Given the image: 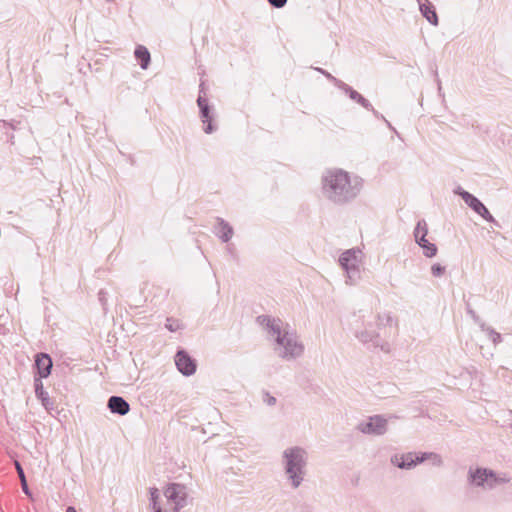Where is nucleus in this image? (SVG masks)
<instances>
[{
  "instance_id": "obj_1",
  "label": "nucleus",
  "mask_w": 512,
  "mask_h": 512,
  "mask_svg": "<svg viewBox=\"0 0 512 512\" xmlns=\"http://www.w3.org/2000/svg\"><path fill=\"white\" fill-rule=\"evenodd\" d=\"M259 324L265 326L268 333L274 338V350L278 357L290 361L302 356L304 345L299 340L296 331L289 328L279 318L270 316H258Z\"/></svg>"
},
{
  "instance_id": "obj_2",
  "label": "nucleus",
  "mask_w": 512,
  "mask_h": 512,
  "mask_svg": "<svg viewBox=\"0 0 512 512\" xmlns=\"http://www.w3.org/2000/svg\"><path fill=\"white\" fill-rule=\"evenodd\" d=\"M362 188L359 177H351L342 169L327 170L322 176L323 194L330 201L344 204L354 199Z\"/></svg>"
},
{
  "instance_id": "obj_3",
  "label": "nucleus",
  "mask_w": 512,
  "mask_h": 512,
  "mask_svg": "<svg viewBox=\"0 0 512 512\" xmlns=\"http://www.w3.org/2000/svg\"><path fill=\"white\" fill-rule=\"evenodd\" d=\"M397 323L389 313L377 315L375 327L369 325L364 330L356 332L355 337L368 348L379 349L384 353L391 351L388 341L392 328L396 329Z\"/></svg>"
},
{
  "instance_id": "obj_4",
  "label": "nucleus",
  "mask_w": 512,
  "mask_h": 512,
  "mask_svg": "<svg viewBox=\"0 0 512 512\" xmlns=\"http://www.w3.org/2000/svg\"><path fill=\"white\" fill-rule=\"evenodd\" d=\"M308 455L305 449L294 446L283 451L282 464L292 488L297 489L304 481Z\"/></svg>"
},
{
  "instance_id": "obj_5",
  "label": "nucleus",
  "mask_w": 512,
  "mask_h": 512,
  "mask_svg": "<svg viewBox=\"0 0 512 512\" xmlns=\"http://www.w3.org/2000/svg\"><path fill=\"white\" fill-rule=\"evenodd\" d=\"M339 264L346 273V283L353 285L361 278L362 251L352 248L339 257Z\"/></svg>"
},
{
  "instance_id": "obj_6",
  "label": "nucleus",
  "mask_w": 512,
  "mask_h": 512,
  "mask_svg": "<svg viewBox=\"0 0 512 512\" xmlns=\"http://www.w3.org/2000/svg\"><path fill=\"white\" fill-rule=\"evenodd\" d=\"M197 105L200 110V119L204 126V132L210 134L216 130V127L212 124L213 120V107L209 105V101L206 98L205 85L201 82L199 86V96L197 98Z\"/></svg>"
},
{
  "instance_id": "obj_7",
  "label": "nucleus",
  "mask_w": 512,
  "mask_h": 512,
  "mask_svg": "<svg viewBox=\"0 0 512 512\" xmlns=\"http://www.w3.org/2000/svg\"><path fill=\"white\" fill-rule=\"evenodd\" d=\"M357 430L363 434L381 436L387 431V419L382 415L370 416L358 423Z\"/></svg>"
},
{
  "instance_id": "obj_8",
  "label": "nucleus",
  "mask_w": 512,
  "mask_h": 512,
  "mask_svg": "<svg viewBox=\"0 0 512 512\" xmlns=\"http://www.w3.org/2000/svg\"><path fill=\"white\" fill-rule=\"evenodd\" d=\"M164 495L168 501L174 503L173 512H179L187 504L188 492L185 485L170 483L164 489Z\"/></svg>"
},
{
  "instance_id": "obj_9",
  "label": "nucleus",
  "mask_w": 512,
  "mask_h": 512,
  "mask_svg": "<svg viewBox=\"0 0 512 512\" xmlns=\"http://www.w3.org/2000/svg\"><path fill=\"white\" fill-rule=\"evenodd\" d=\"M460 195L464 202L483 219L488 222H495L494 217L477 197L467 191H462Z\"/></svg>"
},
{
  "instance_id": "obj_10",
  "label": "nucleus",
  "mask_w": 512,
  "mask_h": 512,
  "mask_svg": "<svg viewBox=\"0 0 512 512\" xmlns=\"http://www.w3.org/2000/svg\"><path fill=\"white\" fill-rule=\"evenodd\" d=\"M425 461V457L409 452L402 455H394L391 457V463L401 469H411L417 464Z\"/></svg>"
},
{
  "instance_id": "obj_11",
  "label": "nucleus",
  "mask_w": 512,
  "mask_h": 512,
  "mask_svg": "<svg viewBox=\"0 0 512 512\" xmlns=\"http://www.w3.org/2000/svg\"><path fill=\"white\" fill-rule=\"evenodd\" d=\"M175 364L179 372L185 376H190L196 371L194 360L184 350H180L176 353Z\"/></svg>"
},
{
  "instance_id": "obj_12",
  "label": "nucleus",
  "mask_w": 512,
  "mask_h": 512,
  "mask_svg": "<svg viewBox=\"0 0 512 512\" xmlns=\"http://www.w3.org/2000/svg\"><path fill=\"white\" fill-rule=\"evenodd\" d=\"M337 86L343 92H345L350 97V99L359 103L363 108H365L369 111H372L375 116L379 117V113L374 109L372 104L366 98H364L360 93H358L356 90H354L351 86H349L348 84H346L342 81H337Z\"/></svg>"
},
{
  "instance_id": "obj_13",
  "label": "nucleus",
  "mask_w": 512,
  "mask_h": 512,
  "mask_svg": "<svg viewBox=\"0 0 512 512\" xmlns=\"http://www.w3.org/2000/svg\"><path fill=\"white\" fill-rule=\"evenodd\" d=\"M108 409L113 414L124 416L130 411L129 403L121 396H111L107 403Z\"/></svg>"
},
{
  "instance_id": "obj_14",
  "label": "nucleus",
  "mask_w": 512,
  "mask_h": 512,
  "mask_svg": "<svg viewBox=\"0 0 512 512\" xmlns=\"http://www.w3.org/2000/svg\"><path fill=\"white\" fill-rule=\"evenodd\" d=\"M35 366L37 368L40 380L47 378L51 373L52 359L46 353H39L36 355Z\"/></svg>"
},
{
  "instance_id": "obj_15",
  "label": "nucleus",
  "mask_w": 512,
  "mask_h": 512,
  "mask_svg": "<svg viewBox=\"0 0 512 512\" xmlns=\"http://www.w3.org/2000/svg\"><path fill=\"white\" fill-rule=\"evenodd\" d=\"M489 473L490 469L487 468H477L475 470H469V480L472 484L478 487H487L489 488Z\"/></svg>"
},
{
  "instance_id": "obj_16",
  "label": "nucleus",
  "mask_w": 512,
  "mask_h": 512,
  "mask_svg": "<svg viewBox=\"0 0 512 512\" xmlns=\"http://www.w3.org/2000/svg\"><path fill=\"white\" fill-rule=\"evenodd\" d=\"M417 1H418L419 9H420L422 16L424 18H426V20L430 24L437 26L438 25V16H437V13L435 11V7L433 6V4L429 0H417Z\"/></svg>"
},
{
  "instance_id": "obj_17",
  "label": "nucleus",
  "mask_w": 512,
  "mask_h": 512,
  "mask_svg": "<svg viewBox=\"0 0 512 512\" xmlns=\"http://www.w3.org/2000/svg\"><path fill=\"white\" fill-rule=\"evenodd\" d=\"M34 387H35V394L36 397L41 401L43 407L50 411L54 408V403L51 401L49 394L44 390L43 383L40 380V378L34 379Z\"/></svg>"
},
{
  "instance_id": "obj_18",
  "label": "nucleus",
  "mask_w": 512,
  "mask_h": 512,
  "mask_svg": "<svg viewBox=\"0 0 512 512\" xmlns=\"http://www.w3.org/2000/svg\"><path fill=\"white\" fill-rule=\"evenodd\" d=\"M218 226L215 228V234L223 241L228 242L233 236V228L225 220L218 218Z\"/></svg>"
},
{
  "instance_id": "obj_19",
  "label": "nucleus",
  "mask_w": 512,
  "mask_h": 512,
  "mask_svg": "<svg viewBox=\"0 0 512 512\" xmlns=\"http://www.w3.org/2000/svg\"><path fill=\"white\" fill-rule=\"evenodd\" d=\"M489 478V489H492L497 485L509 483L511 480L507 473H495L493 470H490Z\"/></svg>"
},
{
  "instance_id": "obj_20",
  "label": "nucleus",
  "mask_w": 512,
  "mask_h": 512,
  "mask_svg": "<svg viewBox=\"0 0 512 512\" xmlns=\"http://www.w3.org/2000/svg\"><path fill=\"white\" fill-rule=\"evenodd\" d=\"M135 57L140 61L142 69H147L150 63V53L148 49L142 45H138L134 51Z\"/></svg>"
},
{
  "instance_id": "obj_21",
  "label": "nucleus",
  "mask_w": 512,
  "mask_h": 512,
  "mask_svg": "<svg viewBox=\"0 0 512 512\" xmlns=\"http://www.w3.org/2000/svg\"><path fill=\"white\" fill-rule=\"evenodd\" d=\"M416 243L423 249V253L426 257L432 258L437 254V247L434 243H430L426 237H419V240H415Z\"/></svg>"
},
{
  "instance_id": "obj_22",
  "label": "nucleus",
  "mask_w": 512,
  "mask_h": 512,
  "mask_svg": "<svg viewBox=\"0 0 512 512\" xmlns=\"http://www.w3.org/2000/svg\"><path fill=\"white\" fill-rule=\"evenodd\" d=\"M481 329L487 333L491 341L494 345L499 344L502 341V336L496 330L491 327L486 326L485 324H481Z\"/></svg>"
},
{
  "instance_id": "obj_23",
  "label": "nucleus",
  "mask_w": 512,
  "mask_h": 512,
  "mask_svg": "<svg viewBox=\"0 0 512 512\" xmlns=\"http://www.w3.org/2000/svg\"><path fill=\"white\" fill-rule=\"evenodd\" d=\"M428 234V226L425 220H419L415 229H414V237L415 240H419V237L423 236L424 238Z\"/></svg>"
},
{
  "instance_id": "obj_24",
  "label": "nucleus",
  "mask_w": 512,
  "mask_h": 512,
  "mask_svg": "<svg viewBox=\"0 0 512 512\" xmlns=\"http://www.w3.org/2000/svg\"><path fill=\"white\" fill-rule=\"evenodd\" d=\"M150 494V507L155 510L157 507H160L159 505V499H160V493L159 490L156 487H151L149 489Z\"/></svg>"
},
{
  "instance_id": "obj_25",
  "label": "nucleus",
  "mask_w": 512,
  "mask_h": 512,
  "mask_svg": "<svg viewBox=\"0 0 512 512\" xmlns=\"http://www.w3.org/2000/svg\"><path fill=\"white\" fill-rule=\"evenodd\" d=\"M421 456L425 457V460H430L434 466H441L443 464L441 456L437 453H422Z\"/></svg>"
},
{
  "instance_id": "obj_26",
  "label": "nucleus",
  "mask_w": 512,
  "mask_h": 512,
  "mask_svg": "<svg viewBox=\"0 0 512 512\" xmlns=\"http://www.w3.org/2000/svg\"><path fill=\"white\" fill-rule=\"evenodd\" d=\"M165 327L171 332H176L182 329V324L179 320L167 318Z\"/></svg>"
},
{
  "instance_id": "obj_27",
  "label": "nucleus",
  "mask_w": 512,
  "mask_h": 512,
  "mask_svg": "<svg viewBox=\"0 0 512 512\" xmlns=\"http://www.w3.org/2000/svg\"><path fill=\"white\" fill-rule=\"evenodd\" d=\"M445 267L439 263H435L431 266V273L434 277H440L444 274Z\"/></svg>"
},
{
  "instance_id": "obj_28",
  "label": "nucleus",
  "mask_w": 512,
  "mask_h": 512,
  "mask_svg": "<svg viewBox=\"0 0 512 512\" xmlns=\"http://www.w3.org/2000/svg\"><path fill=\"white\" fill-rule=\"evenodd\" d=\"M268 2L275 8H282L286 5L287 0H268Z\"/></svg>"
},
{
  "instance_id": "obj_29",
  "label": "nucleus",
  "mask_w": 512,
  "mask_h": 512,
  "mask_svg": "<svg viewBox=\"0 0 512 512\" xmlns=\"http://www.w3.org/2000/svg\"><path fill=\"white\" fill-rule=\"evenodd\" d=\"M15 468H16V471H17L20 481H22L23 479H26L24 470L18 461H15Z\"/></svg>"
},
{
  "instance_id": "obj_30",
  "label": "nucleus",
  "mask_w": 512,
  "mask_h": 512,
  "mask_svg": "<svg viewBox=\"0 0 512 512\" xmlns=\"http://www.w3.org/2000/svg\"><path fill=\"white\" fill-rule=\"evenodd\" d=\"M317 71H319L320 73H322L328 80L330 81H333L336 85H337V81H339L338 79H336L333 75H331L329 72L321 69V68H317L316 69Z\"/></svg>"
},
{
  "instance_id": "obj_31",
  "label": "nucleus",
  "mask_w": 512,
  "mask_h": 512,
  "mask_svg": "<svg viewBox=\"0 0 512 512\" xmlns=\"http://www.w3.org/2000/svg\"><path fill=\"white\" fill-rule=\"evenodd\" d=\"M264 401L269 405L272 406L276 403V398L269 395L268 393L265 395Z\"/></svg>"
},
{
  "instance_id": "obj_32",
  "label": "nucleus",
  "mask_w": 512,
  "mask_h": 512,
  "mask_svg": "<svg viewBox=\"0 0 512 512\" xmlns=\"http://www.w3.org/2000/svg\"><path fill=\"white\" fill-rule=\"evenodd\" d=\"M20 482H21V487H22L23 492H24L26 495L30 496V495H31V493H30V490H29V488H28L27 480H26V479H23V480H22V481H20Z\"/></svg>"
},
{
  "instance_id": "obj_33",
  "label": "nucleus",
  "mask_w": 512,
  "mask_h": 512,
  "mask_svg": "<svg viewBox=\"0 0 512 512\" xmlns=\"http://www.w3.org/2000/svg\"><path fill=\"white\" fill-rule=\"evenodd\" d=\"M468 314L471 315V317L474 319V320H478V316L476 315V313L472 310V309H468Z\"/></svg>"
},
{
  "instance_id": "obj_34",
  "label": "nucleus",
  "mask_w": 512,
  "mask_h": 512,
  "mask_svg": "<svg viewBox=\"0 0 512 512\" xmlns=\"http://www.w3.org/2000/svg\"><path fill=\"white\" fill-rule=\"evenodd\" d=\"M0 122L3 123L4 125H9L12 129H16V126L12 122L8 123L5 120H1Z\"/></svg>"
},
{
  "instance_id": "obj_35",
  "label": "nucleus",
  "mask_w": 512,
  "mask_h": 512,
  "mask_svg": "<svg viewBox=\"0 0 512 512\" xmlns=\"http://www.w3.org/2000/svg\"><path fill=\"white\" fill-rule=\"evenodd\" d=\"M66 512H77L76 509L72 506H69L66 510Z\"/></svg>"
},
{
  "instance_id": "obj_36",
  "label": "nucleus",
  "mask_w": 512,
  "mask_h": 512,
  "mask_svg": "<svg viewBox=\"0 0 512 512\" xmlns=\"http://www.w3.org/2000/svg\"><path fill=\"white\" fill-rule=\"evenodd\" d=\"M154 512H163L161 507H157V509L154 510Z\"/></svg>"
},
{
  "instance_id": "obj_37",
  "label": "nucleus",
  "mask_w": 512,
  "mask_h": 512,
  "mask_svg": "<svg viewBox=\"0 0 512 512\" xmlns=\"http://www.w3.org/2000/svg\"><path fill=\"white\" fill-rule=\"evenodd\" d=\"M438 89H439V91H441V89H442L440 82L438 83Z\"/></svg>"
},
{
  "instance_id": "obj_38",
  "label": "nucleus",
  "mask_w": 512,
  "mask_h": 512,
  "mask_svg": "<svg viewBox=\"0 0 512 512\" xmlns=\"http://www.w3.org/2000/svg\"><path fill=\"white\" fill-rule=\"evenodd\" d=\"M102 294H103V292H102V291H100V292H99V296H101V298H104V295H102Z\"/></svg>"
},
{
  "instance_id": "obj_39",
  "label": "nucleus",
  "mask_w": 512,
  "mask_h": 512,
  "mask_svg": "<svg viewBox=\"0 0 512 512\" xmlns=\"http://www.w3.org/2000/svg\"><path fill=\"white\" fill-rule=\"evenodd\" d=\"M102 294H103V292H102V291H100V292H99V296H101V298H104V295H102Z\"/></svg>"
},
{
  "instance_id": "obj_40",
  "label": "nucleus",
  "mask_w": 512,
  "mask_h": 512,
  "mask_svg": "<svg viewBox=\"0 0 512 512\" xmlns=\"http://www.w3.org/2000/svg\"><path fill=\"white\" fill-rule=\"evenodd\" d=\"M387 125L389 126V128H392L390 122L386 121Z\"/></svg>"
}]
</instances>
